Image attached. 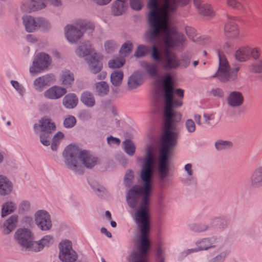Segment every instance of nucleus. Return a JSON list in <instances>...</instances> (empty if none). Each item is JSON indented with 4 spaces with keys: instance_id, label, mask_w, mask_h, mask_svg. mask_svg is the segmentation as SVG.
I'll list each match as a JSON object with an SVG mask.
<instances>
[{
    "instance_id": "39448f33",
    "label": "nucleus",
    "mask_w": 262,
    "mask_h": 262,
    "mask_svg": "<svg viewBox=\"0 0 262 262\" xmlns=\"http://www.w3.org/2000/svg\"><path fill=\"white\" fill-rule=\"evenodd\" d=\"M76 54L83 57L89 63L91 71L96 74L100 72L102 68L99 55L92 49L89 42L82 44L76 51Z\"/></svg>"
},
{
    "instance_id": "a18cd8bd",
    "label": "nucleus",
    "mask_w": 262,
    "mask_h": 262,
    "mask_svg": "<svg viewBox=\"0 0 262 262\" xmlns=\"http://www.w3.org/2000/svg\"><path fill=\"white\" fill-rule=\"evenodd\" d=\"M133 50V44L130 41L124 43L120 50V54L121 57L123 58L128 56Z\"/></svg>"
},
{
    "instance_id": "20e7f679",
    "label": "nucleus",
    "mask_w": 262,
    "mask_h": 262,
    "mask_svg": "<svg viewBox=\"0 0 262 262\" xmlns=\"http://www.w3.org/2000/svg\"><path fill=\"white\" fill-rule=\"evenodd\" d=\"M62 156L66 166L73 171H77L80 167V158H82L87 166H90V165L88 164L86 160H93L85 152V150H80L79 147L75 144H70L67 146L63 151ZM92 161V163L95 162V161Z\"/></svg>"
},
{
    "instance_id": "a19ab883",
    "label": "nucleus",
    "mask_w": 262,
    "mask_h": 262,
    "mask_svg": "<svg viewBox=\"0 0 262 262\" xmlns=\"http://www.w3.org/2000/svg\"><path fill=\"white\" fill-rule=\"evenodd\" d=\"M178 66V62L174 55L167 53L166 56V67L167 68H176Z\"/></svg>"
},
{
    "instance_id": "603ef678",
    "label": "nucleus",
    "mask_w": 262,
    "mask_h": 262,
    "mask_svg": "<svg viewBox=\"0 0 262 262\" xmlns=\"http://www.w3.org/2000/svg\"><path fill=\"white\" fill-rule=\"evenodd\" d=\"M185 126L189 133H193L195 131L196 126L194 121L192 119H187L185 122Z\"/></svg>"
},
{
    "instance_id": "864d4df0",
    "label": "nucleus",
    "mask_w": 262,
    "mask_h": 262,
    "mask_svg": "<svg viewBox=\"0 0 262 262\" xmlns=\"http://www.w3.org/2000/svg\"><path fill=\"white\" fill-rule=\"evenodd\" d=\"M76 123V118L73 116H68L63 121V125L66 128H71L73 127Z\"/></svg>"
},
{
    "instance_id": "f257e3e1",
    "label": "nucleus",
    "mask_w": 262,
    "mask_h": 262,
    "mask_svg": "<svg viewBox=\"0 0 262 262\" xmlns=\"http://www.w3.org/2000/svg\"><path fill=\"white\" fill-rule=\"evenodd\" d=\"M163 85L165 96L164 111V122L163 133L160 142V155L158 158V171L161 181L165 180L169 174V164L171 150L176 145L178 133L176 120H180L181 116L172 111L174 106H182V102L173 100V89L172 77L169 74L163 77Z\"/></svg>"
},
{
    "instance_id": "f704fd0d",
    "label": "nucleus",
    "mask_w": 262,
    "mask_h": 262,
    "mask_svg": "<svg viewBox=\"0 0 262 262\" xmlns=\"http://www.w3.org/2000/svg\"><path fill=\"white\" fill-rule=\"evenodd\" d=\"M197 10L199 14L205 17H212L214 15V12L211 6L208 4H204L198 8Z\"/></svg>"
},
{
    "instance_id": "72a5a7b5",
    "label": "nucleus",
    "mask_w": 262,
    "mask_h": 262,
    "mask_svg": "<svg viewBox=\"0 0 262 262\" xmlns=\"http://www.w3.org/2000/svg\"><path fill=\"white\" fill-rule=\"evenodd\" d=\"M109 91V86L105 81L97 82L95 84V92L99 96L106 95Z\"/></svg>"
},
{
    "instance_id": "393cba45",
    "label": "nucleus",
    "mask_w": 262,
    "mask_h": 262,
    "mask_svg": "<svg viewBox=\"0 0 262 262\" xmlns=\"http://www.w3.org/2000/svg\"><path fill=\"white\" fill-rule=\"evenodd\" d=\"M78 99L74 94H68L63 99L62 104L64 106L69 109L73 108L76 106Z\"/></svg>"
},
{
    "instance_id": "5fc2aeb1",
    "label": "nucleus",
    "mask_w": 262,
    "mask_h": 262,
    "mask_svg": "<svg viewBox=\"0 0 262 262\" xmlns=\"http://www.w3.org/2000/svg\"><path fill=\"white\" fill-rule=\"evenodd\" d=\"M151 56L156 62H161L162 60L160 53L156 46H154L152 48Z\"/></svg>"
},
{
    "instance_id": "2eb2a0df",
    "label": "nucleus",
    "mask_w": 262,
    "mask_h": 262,
    "mask_svg": "<svg viewBox=\"0 0 262 262\" xmlns=\"http://www.w3.org/2000/svg\"><path fill=\"white\" fill-rule=\"evenodd\" d=\"M66 93L67 90L65 88L55 85L46 90L43 95L47 99L55 100L60 98Z\"/></svg>"
},
{
    "instance_id": "c756f323",
    "label": "nucleus",
    "mask_w": 262,
    "mask_h": 262,
    "mask_svg": "<svg viewBox=\"0 0 262 262\" xmlns=\"http://www.w3.org/2000/svg\"><path fill=\"white\" fill-rule=\"evenodd\" d=\"M155 160L153 158L151 151L148 148V196L151 192V179L153 175V165Z\"/></svg>"
},
{
    "instance_id": "0eeeda50",
    "label": "nucleus",
    "mask_w": 262,
    "mask_h": 262,
    "mask_svg": "<svg viewBox=\"0 0 262 262\" xmlns=\"http://www.w3.org/2000/svg\"><path fill=\"white\" fill-rule=\"evenodd\" d=\"M40 128L41 132L40 134V142L45 146H49L50 144L51 135L55 130L56 126L54 123L51 122L50 119L45 117L39 121L38 125H34V129L36 134H38Z\"/></svg>"
},
{
    "instance_id": "f8f14e48",
    "label": "nucleus",
    "mask_w": 262,
    "mask_h": 262,
    "mask_svg": "<svg viewBox=\"0 0 262 262\" xmlns=\"http://www.w3.org/2000/svg\"><path fill=\"white\" fill-rule=\"evenodd\" d=\"M226 102L230 107L237 108L244 104V97L241 92L237 91H231L227 95Z\"/></svg>"
},
{
    "instance_id": "3c124183",
    "label": "nucleus",
    "mask_w": 262,
    "mask_h": 262,
    "mask_svg": "<svg viewBox=\"0 0 262 262\" xmlns=\"http://www.w3.org/2000/svg\"><path fill=\"white\" fill-rule=\"evenodd\" d=\"M228 255V252L227 250L222 251L216 256L210 259L209 262H224Z\"/></svg>"
},
{
    "instance_id": "473e14b6",
    "label": "nucleus",
    "mask_w": 262,
    "mask_h": 262,
    "mask_svg": "<svg viewBox=\"0 0 262 262\" xmlns=\"http://www.w3.org/2000/svg\"><path fill=\"white\" fill-rule=\"evenodd\" d=\"M82 102L88 107H92L95 103V98L93 95L88 92L82 93L81 97Z\"/></svg>"
},
{
    "instance_id": "7ed1b4c3",
    "label": "nucleus",
    "mask_w": 262,
    "mask_h": 262,
    "mask_svg": "<svg viewBox=\"0 0 262 262\" xmlns=\"http://www.w3.org/2000/svg\"><path fill=\"white\" fill-rule=\"evenodd\" d=\"M190 0H169V5L166 6L165 0L164 7L162 8L160 0H149L148 1V21L150 22L151 30L148 33V37L151 39L157 38L161 31L165 33L164 42L169 47L183 45L185 39L183 34L173 32L169 28L168 10L173 11L180 6L188 3Z\"/></svg>"
},
{
    "instance_id": "13d9d810",
    "label": "nucleus",
    "mask_w": 262,
    "mask_h": 262,
    "mask_svg": "<svg viewBox=\"0 0 262 262\" xmlns=\"http://www.w3.org/2000/svg\"><path fill=\"white\" fill-rule=\"evenodd\" d=\"M130 7L136 11H139L142 7V3L141 0H130Z\"/></svg>"
},
{
    "instance_id": "9b49d317",
    "label": "nucleus",
    "mask_w": 262,
    "mask_h": 262,
    "mask_svg": "<svg viewBox=\"0 0 262 262\" xmlns=\"http://www.w3.org/2000/svg\"><path fill=\"white\" fill-rule=\"evenodd\" d=\"M34 220L37 226L41 230H49L52 227L50 215L45 210L37 211L34 214Z\"/></svg>"
},
{
    "instance_id": "bb28decb",
    "label": "nucleus",
    "mask_w": 262,
    "mask_h": 262,
    "mask_svg": "<svg viewBox=\"0 0 262 262\" xmlns=\"http://www.w3.org/2000/svg\"><path fill=\"white\" fill-rule=\"evenodd\" d=\"M235 59L241 62H244L249 59L248 53V47L244 46L239 48L235 53Z\"/></svg>"
},
{
    "instance_id": "4468645a",
    "label": "nucleus",
    "mask_w": 262,
    "mask_h": 262,
    "mask_svg": "<svg viewBox=\"0 0 262 262\" xmlns=\"http://www.w3.org/2000/svg\"><path fill=\"white\" fill-rule=\"evenodd\" d=\"M250 186L254 189L262 187V166H258L252 171L250 178Z\"/></svg>"
},
{
    "instance_id": "423d86ee",
    "label": "nucleus",
    "mask_w": 262,
    "mask_h": 262,
    "mask_svg": "<svg viewBox=\"0 0 262 262\" xmlns=\"http://www.w3.org/2000/svg\"><path fill=\"white\" fill-rule=\"evenodd\" d=\"M219 66L212 78H216L222 82H234L237 78V72L238 68L231 70L225 56L220 52H218Z\"/></svg>"
},
{
    "instance_id": "2f4dec72",
    "label": "nucleus",
    "mask_w": 262,
    "mask_h": 262,
    "mask_svg": "<svg viewBox=\"0 0 262 262\" xmlns=\"http://www.w3.org/2000/svg\"><path fill=\"white\" fill-rule=\"evenodd\" d=\"M85 152L89 155V156L90 157H91L90 158L91 159H93V161H95V162L94 163H92V160L86 159V162L88 163V164L90 165V166H87L84 164V161L82 159V158H80V159L79 160V162L80 163V167H78L77 171H75L76 172H78V173H81V171H82V170H81V169H82V164H83L86 168H91L94 167V166H95L96 165H97L98 163V160L97 158H96V157L93 156V155H91L87 151H85Z\"/></svg>"
},
{
    "instance_id": "bf43d9fd",
    "label": "nucleus",
    "mask_w": 262,
    "mask_h": 262,
    "mask_svg": "<svg viewBox=\"0 0 262 262\" xmlns=\"http://www.w3.org/2000/svg\"><path fill=\"white\" fill-rule=\"evenodd\" d=\"M227 5L232 8L239 9L242 8V4L236 0H226Z\"/></svg>"
},
{
    "instance_id": "aec40b11",
    "label": "nucleus",
    "mask_w": 262,
    "mask_h": 262,
    "mask_svg": "<svg viewBox=\"0 0 262 262\" xmlns=\"http://www.w3.org/2000/svg\"><path fill=\"white\" fill-rule=\"evenodd\" d=\"M142 72H135L129 78L127 85L129 89L134 90L141 85L144 82Z\"/></svg>"
},
{
    "instance_id": "0e129e2a",
    "label": "nucleus",
    "mask_w": 262,
    "mask_h": 262,
    "mask_svg": "<svg viewBox=\"0 0 262 262\" xmlns=\"http://www.w3.org/2000/svg\"><path fill=\"white\" fill-rule=\"evenodd\" d=\"M30 203L28 201H23L19 205V211H27L30 209Z\"/></svg>"
},
{
    "instance_id": "c9c22d12",
    "label": "nucleus",
    "mask_w": 262,
    "mask_h": 262,
    "mask_svg": "<svg viewBox=\"0 0 262 262\" xmlns=\"http://www.w3.org/2000/svg\"><path fill=\"white\" fill-rule=\"evenodd\" d=\"M123 148L124 151L129 156H133L136 151L134 143L129 139H126L123 142Z\"/></svg>"
},
{
    "instance_id": "1a4fd4ad",
    "label": "nucleus",
    "mask_w": 262,
    "mask_h": 262,
    "mask_svg": "<svg viewBox=\"0 0 262 262\" xmlns=\"http://www.w3.org/2000/svg\"><path fill=\"white\" fill-rule=\"evenodd\" d=\"M16 241L22 247L29 251H32L33 237L31 232L27 229H20L15 234Z\"/></svg>"
},
{
    "instance_id": "052dcab7",
    "label": "nucleus",
    "mask_w": 262,
    "mask_h": 262,
    "mask_svg": "<svg viewBox=\"0 0 262 262\" xmlns=\"http://www.w3.org/2000/svg\"><path fill=\"white\" fill-rule=\"evenodd\" d=\"M133 178L134 174L133 171L130 170H127L124 177V183L126 186H129L130 185Z\"/></svg>"
},
{
    "instance_id": "f03ea898",
    "label": "nucleus",
    "mask_w": 262,
    "mask_h": 262,
    "mask_svg": "<svg viewBox=\"0 0 262 262\" xmlns=\"http://www.w3.org/2000/svg\"><path fill=\"white\" fill-rule=\"evenodd\" d=\"M140 178L144 182L143 186H134L126 196L127 204L132 208H135L139 200H142V203L134 216L139 235L138 251L134 254L133 262H147V168H142Z\"/></svg>"
},
{
    "instance_id": "a878e982",
    "label": "nucleus",
    "mask_w": 262,
    "mask_h": 262,
    "mask_svg": "<svg viewBox=\"0 0 262 262\" xmlns=\"http://www.w3.org/2000/svg\"><path fill=\"white\" fill-rule=\"evenodd\" d=\"M127 7V3H122L116 1L112 7V13L115 16L121 15L125 12Z\"/></svg>"
},
{
    "instance_id": "cd10ccee",
    "label": "nucleus",
    "mask_w": 262,
    "mask_h": 262,
    "mask_svg": "<svg viewBox=\"0 0 262 262\" xmlns=\"http://www.w3.org/2000/svg\"><path fill=\"white\" fill-rule=\"evenodd\" d=\"M18 216L17 215H12L6 221L4 224L5 228L4 232L5 234H9L15 228Z\"/></svg>"
},
{
    "instance_id": "a211bd4d",
    "label": "nucleus",
    "mask_w": 262,
    "mask_h": 262,
    "mask_svg": "<svg viewBox=\"0 0 262 262\" xmlns=\"http://www.w3.org/2000/svg\"><path fill=\"white\" fill-rule=\"evenodd\" d=\"M64 31L66 38L71 42H76L83 35L80 30L72 25H68Z\"/></svg>"
},
{
    "instance_id": "338daca9",
    "label": "nucleus",
    "mask_w": 262,
    "mask_h": 262,
    "mask_svg": "<svg viewBox=\"0 0 262 262\" xmlns=\"http://www.w3.org/2000/svg\"><path fill=\"white\" fill-rule=\"evenodd\" d=\"M107 141L109 145L112 146L114 145H118L120 144L121 141L119 138L110 136L107 138Z\"/></svg>"
},
{
    "instance_id": "49530a36",
    "label": "nucleus",
    "mask_w": 262,
    "mask_h": 262,
    "mask_svg": "<svg viewBox=\"0 0 262 262\" xmlns=\"http://www.w3.org/2000/svg\"><path fill=\"white\" fill-rule=\"evenodd\" d=\"M64 137V135L62 132H58L53 138L52 143L51 144V148L53 150H56L61 139Z\"/></svg>"
},
{
    "instance_id": "c85d7f7f",
    "label": "nucleus",
    "mask_w": 262,
    "mask_h": 262,
    "mask_svg": "<svg viewBox=\"0 0 262 262\" xmlns=\"http://www.w3.org/2000/svg\"><path fill=\"white\" fill-rule=\"evenodd\" d=\"M16 209V205L12 201H8L2 205L1 215L6 216L13 213Z\"/></svg>"
},
{
    "instance_id": "de8ad7c7",
    "label": "nucleus",
    "mask_w": 262,
    "mask_h": 262,
    "mask_svg": "<svg viewBox=\"0 0 262 262\" xmlns=\"http://www.w3.org/2000/svg\"><path fill=\"white\" fill-rule=\"evenodd\" d=\"M190 228L192 230L195 232H201L207 231L212 228L210 227V223L209 225L206 224H202L199 225L192 224L190 225Z\"/></svg>"
},
{
    "instance_id": "774afa93",
    "label": "nucleus",
    "mask_w": 262,
    "mask_h": 262,
    "mask_svg": "<svg viewBox=\"0 0 262 262\" xmlns=\"http://www.w3.org/2000/svg\"><path fill=\"white\" fill-rule=\"evenodd\" d=\"M158 67L155 64H148V75L156 76L157 74Z\"/></svg>"
},
{
    "instance_id": "e2e57ef3",
    "label": "nucleus",
    "mask_w": 262,
    "mask_h": 262,
    "mask_svg": "<svg viewBox=\"0 0 262 262\" xmlns=\"http://www.w3.org/2000/svg\"><path fill=\"white\" fill-rule=\"evenodd\" d=\"M33 5L35 7V12L40 10L46 7L45 0H34Z\"/></svg>"
},
{
    "instance_id": "5701e85b",
    "label": "nucleus",
    "mask_w": 262,
    "mask_h": 262,
    "mask_svg": "<svg viewBox=\"0 0 262 262\" xmlns=\"http://www.w3.org/2000/svg\"><path fill=\"white\" fill-rule=\"evenodd\" d=\"M11 182L6 177L0 175V194L5 195L10 193L12 190Z\"/></svg>"
},
{
    "instance_id": "dca6fc26",
    "label": "nucleus",
    "mask_w": 262,
    "mask_h": 262,
    "mask_svg": "<svg viewBox=\"0 0 262 262\" xmlns=\"http://www.w3.org/2000/svg\"><path fill=\"white\" fill-rule=\"evenodd\" d=\"M217 238L215 236L204 238L198 241L196 245L199 247V250L201 251H207L214 249L217 243Z\"/></svg>"
},
{
    "instance_id": "ddd939ff",
    "label": "nucleus",
    "mask_w": 262,
    "mask_h": 262,
    "mask_svg": "<svg viewBox=\"0 0 262 262\" xmlns=\"http://www.w3.org/2000/svg\"><path fill=\"white\" fill-rule=\"evenodd\" d=\"M55 81L52 75H46L36 78L33 82L35 89L38 92H41L43 89L52 84Z\"/></svg>"
},
{
    "instance_id": "4d7b16f0",
    "label": "nucleus",
    "mask_w": 262,
    "mask_h": 262,
    "mask_svg": "<svg viewBox=\"0 0 262 262\" xmlns=\"http://www.w3.org/2000/svg\"><path fill=\"white\" fill-rule=\"evenodd\" d=\"M147 52V48L146 46L140 45L135 52V56L137 57H143L145 55Z\"/></svg>"
},
{
    "instance_id": "f3484780",
    "label": "nucleus",
    "mask_w": 262,
    "mask_h": 262,
    "mask_svg": "<svg viewBox=\"0 0 262 262\" xmlns=\"http://www.w3.org/2000/svg\"><path fill=\"white\" fill-rule=\"evenodd\" d=\"M184 169L186 172L181 177V181L187 185H192L195 184V179L194 177V170L192 165L187 163L184 165Z\"/></svg>"
},
{
    "instance_id": "ea45409f",
    "label": "nucleus",
    "mask_w": 262,
    "mask_h": 262,
    "mask_svg": "<svg viewBox=\"0 0 262 262\" xmlns=\"http://www.w3.org/2000/svg\"><path fill=\"white\" fill-rule=\"evenodd\" d=\"M125 62V59L122 57H115L108 61V66L111 69H118L122 67Z\"/></svg>"
},
{
    "instance_id": "6ab92c4d",
    "label": "nucleus",
    "mask_w": 262,
    "mask_h": 262,
    "mask_svg": "<svg viewBox=\"0 0 262 262\" xmlns=\"http://www.w3.org/2000/svg\"><path fill=\"white\" fill-rule=\"evenodd\" d=\"M22 20L25 30L27 32L32 33L38 31L37 17L26 15L22 17Z\"/></svg>"
},
{
    "instance_id": "680f3d73",
    "label": "nucleus",
    "mask_w": 262,
    "mask_h": 262,
    "mask_svg": "<svg viewBox=\"0 0 262 262\" xmlns=\"http://www.w3.org/2000/svg\"><path fill=\"white\" fill-rule=\"evenodd\" d=\"M11 83L13 87L20 94L23 95L25 92L24 87L19 84L17 81L11 80Z\"/></svg>"
},
{
    "instance_id": "58836bf2",
    "label": "nucleus",
    "mask_w": 262,
    "mask_h": 262,
    "mask_svg": "<svg viewBox=\"0 0 262 262\" xmlns=\"http://www.w3.org/2000/svg\"><path fill=\"white\" fill-rule=\"evenodd\" d=\"M203 125L207 127H212L214 126L217 122L215 120L214 115L210 113H204L203 115Z\"/></svg>"
},
{
    "instance_id": "6e6552de",
    "label": "nucleus",
    "mask_w": 262,
    "mask_h": 262,
    "mask_svg": "<svg viewBox=\"0 0 262 262\" xmlns=\"http://www.w3.org/2000/svg\"><path fill=\"white\" fill-rule=\"evenodd\" d=\"M59 257L63 262H74L77 255L72 248V243L68 240H64L59 244Z\"/></svg>"
},
{
    "instance_id": "79ce46f5",
    "label": "nucleus",
    "mask_w": 262,
    "mask_h": 262,
    "mask_svg": "<svg viewBox=\"0 0 262 262\" xmlns=\"http://www.w3.org/2000/svg\"><path fill=\"white\" fill-rule=\"evenodd\" d=\"M77 27L85 31L92 32L94 30L95 26L92 22L86 20H79L76 23Z\"/></svg>"
},
{
    "instance_id": "09e8293b",
    "label": "nucleus",
    "mask_w": 262,
    "mask_h": 262,
    "mask_svg": "<svg viewBox=\"0 0 262 262\" xmlns=\"http://www.w3.org/2000/svg\"><path fill=\"white\" fill-rule=\"evenodd\" d=\"M118 47L117 43L113 40L106 41L104 43V49L107 53H111Z\"/></svg>"
},
{
    "instance_id": "6e6d98bb",
    "label": "nucleus",
    "mask_w": 262,
    "mask_h": 262,
    "mask_svg": "<svg viewBox=\"0 0 262 262\" xmlns=\"http://www.w3.org/2000/svg\"><path fill=\"white\" fill-rule=\"evenodd\" d=\"M249 57H251L254 59H257L260 56V50L257 48H250L248 47Z\"/></svg>"
},
{
    "instance_id": "c03bdc74",
    "label": "nucleus",
    "mask_w": 262,
    "mask_h": 262,
    "mask_svg": "<svg viewBox=\"0 0 262 262\" xmlns=\"http://www.w3.org/2000/svg\"><path fill=\"white\" fill-rule=\"evenodd\" d=\"M215 146L219 151L226 150L232 146V143L229 141L219 140L215 142Z\"/></svg>"
},
{
    "instance_id": "7c9ffc66",
    "label": "nucleus",
    "mask_w": 262,
    "mask_h": 262,
    "mask_svg": "<svg viewBox=\"0 0 262 262\" xmlns=\"http://www.w3.org/2000/svg\"><path fill=\"white\" fill-rule=\"evenodd\" d=\"M123 72L121 70L114 71L111 75V81L115 86L121 85L123 78Z\"/></svg>"
},
{
    "instance_id": "9d476101",
    "label": "nucleus",
    "mask_w": 262,
    "mask_h": 262,
    "mask_svg": "<svg viewBox=\"0 0 262 262\" xmlns=\"http://www.w3.org/2000/svg\"><path fill=\"white\" fill-rule=\"evenodd\" d=\"M51 63V58L49 55L45 53L37 54L30 68L32 74L39 73L47 68Z\"/></svg>"
},
{
    "instance_id": "e433bc0d",
    "label": "nucleus",
    "mask_w": 262,
    "mask_h": 262,
    "mask_svg": "<svg viewBox=\"0 0 262 262\" xmlns=\"http://www.w3.org/2000/svg\"><path fill=\"white\" fill-rule=\"evenodd\" d=\"M38 30L46 32L49 31L51 28L50 22L43 17H37Z\"/></svg>"
},
{
    "instance_id": "b1692460",
    "label": "nucleus",
    "mask_w": 262,
    "mask_h": 262,
    "mask_svg": "<svg viewBox=\"0 0 262 262\" xmlns=\"http://www.w3.org/2000/svg\"><path fill=\"white\" fill-rule=\"evenodd\" d=\"M224 34L228 37H235L238 35V30L235 24L229 21L226 23L224 29Z\"/></svg>"
},
{
    "instance_id": "69168bd1",
    "label": "nucleus",
    "mask_w": 262,
    "mask_h": 262,
    "mask_svg": "<svg viewBox=\"0 0 262 262\" xmlns=\"http://www.w3.org/2000/svg\"><path fill=\"white\" fill-rule=\"evenodd\" d=\"M210 94L214 97L219 98H222L224 95V91L220 88L212 89Z\"/></svg>"
},
{
    "instance_id": "37998d69",
    "label": "nucleus",
    "mask_w": 262,
    "mask_h": 262,
    "mask_svg": "<svg viewBox=\"0 0 262 262\" xmlns=\"http://www.w3.org/2000/svg\"><path fill=\"white\" fill-rule=\"evenodd\" d=\"M74 78L72 73L69 71H64L61 77L62 83L64 85H71L74 81Z\"/></svg>"
},
{
    "instance_id": "8fccbe9b",
    "label": "nucleus",
    "mask_w": 262,
    "mask_h": 262,
    "mask_svg": "<svg viewBox=\"0 0 262 262\" xmlns=\"http://www.w3.org/2000/svg\"><path fill=\"white\" fill-rule=\"evenodd\" d=\"M249 70L251 72L254 73H262V58L260 59L257 61L252 63L249 66Z\"/></svg>"
},
{
    "instance_id": "4c0bfd02",
    "label": "nucleus",
    "mask_w": 262,
    "mask_h": 262,
    "mask_svg": "<svg viewBox=\"0 0 262 262\" xmlns=\"http://www.w3.org/2000/svg\"><path fill=\"white\" fill-rule=\"evenodd\" d=\"M34 0H23L20 5L21 11L27 13L35 12V7L33 6Z\"/></svg>"
},
{
    "instance_id": "412c9836",
    "label": "nucleus",
    "mask_w": 262,
    "mask_h": 262,
    "mask_svg": "<svg viewBox=\"0 0 262 262\" xmlns=\"http://www.w3.org/2000/svg\"><path fill=\"white\" fill-rule=\"evenodd\" d=\"M54 242V237L49 235L43 236L40 241L34 242L33 244V251H40L45 247H49L53 244Z\"/></svg>"
},
{
    "instance_id": "4be33fe9",
    "label": "nucleus",
    "mask_w": 262,
    "mask_h": 262,
    "mask_svg": "<svg viewBox=\"0 0 262 262\" xmlns=\"http://www.w3.org/2000/svg\"><path fill=\"white\" fill-rule=\"evenodd\" d=\"M210 227L212 228H217L221 231L226 229L229 227L228 220L221 216H215L210 220Z\"/></svg>"
}]
</instances>
